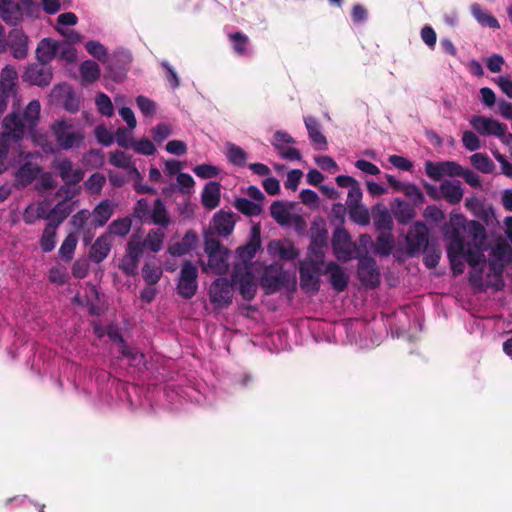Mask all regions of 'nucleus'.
Returning a JSON list of instances; mask_svg holds the SVG:
<instances>
[{
	"mask_svg": "<svg viewBox=\"0 0 512 512\" xmlns=\"http://www.w3.org/2000/svg\"><path fill=\"white\" fill-rule=\"evenodd\" d=\"M195 175L202 179L217 177L220 173L218 167L211 164H201L193 168Z\"/></svg>",
	"mask_w": 512,
	"mask_h": 512,
	"instance_id": "nucleus-58",
	"label": "nucleus"
},
{
	"mask_svg": "<svg viewBox=\"0 0 512 512\" xmlns=\"http://www.w3.org/2000/svg\"><path fill=\"white\" fill-rule=\"evenodd\" d=\"M172 134V128L169 124L159 123L151 131L153 140L160 144Z\"/></svg>",
	"mask_w": 512,
	"mask_h": 512,
	"instance_id": "nucleus-59",
	"label": "nucleus"
},
{
	"mask_svg": "<svg viewBox=\"0 0 512 512\" xmlns=\"http://www.w3.org/2000/svg\"><path fill=\"white\" fill-rule=\"evenodd\" d=\"M235 208L246 216H258L261 213L260 205L247 198H238L235 201Z\"/></svg>",
	"mask_w": 512,
	"mask_h": 512,
	"instance_id": "nucleus-45",
	"label": "nucleus"
},
{
	"mask_svg": "<svg viewBox=\"0 0 512 512\" xmlns=\"http://www.w3.org/2000/svg\"><path fill=\"white\" fill-rule=\"evenodd\" d=\"M7 47L15 59L22 60L28 54V37L21 29H13L8 35Z\"/></svg>",
	"mask_w": 512,
	"mask_h": 512,
	"instance_id": "nucleus-13",
	"label": "nucleus"
},
{
	"mask_svg": "<svg viewBox=\"0 0 512 512\" xmlns=\"http://www.w3.org/2000/svg\"><path fill=\"white\" fill-rule=\"evenodd\" d=\"M324 274L330 275V284L336 292H343L346 290L349 282V276L339 264L336 262H328L325 265Z\"/></svg>",
	"mask_w": 512,
	"mask_h": 512,
	"instance_id": "nucleus-16",
	"label": "nucleus"
},
{
	"mask_svg": "<svg viewBox=\"0 0 512 512\" xmlns=\"http://www.w3.org/2000/svg\"><path fill=\"white\" fill-rule=\"evenodd\" d=\"M165 238V233L163 229H152L147 234L146 238L141 241L144 244V248H148L150 251L157 253L163 247V241Z\"/></svg>",
	"mask_w": 512,
	"mask_h": 512,
	"instance_id": "nucleus-32",
	"label": "nucleus"
},
{
	"mask_svg": "<svg viewBox=\"0 0 512 512\" xmlns=\"http://www.w3.org/2000/svg\"><path fill=\"white\" fill-rule=\"evenodd\" d=\"M234 216L233 212L224 210H220L213 216V227L218 235L227 237L233 232L235 226Z\"/></svg>",
	"mask_w": 512,
	"mask_h": 512,
	"instance_id": "nucleus-18",
	"label": "nucleus"
},
{
	"mask_svg": "<svg viewBox=\"0 0 512 512\" xmlns=\"http://www.w3.org/2000/svg\"><path fill=\"white\" fill-rule=\"evenodd\" d=\"M134 151L141 155L150 156L156 152V148L152 141L149 139H141L138 141H134L132 146Z\"/></svg>",
	"mask_w": 512,
	"mask_h": 512,
	"instance_id": "nucleus-61",
	"label": "nucleus"
},
{
	"mask_svg": "<svg viewBox=\"0 0 512 512\" xmlns=\"http://www.w3.org/2000/svg\"><path fill=\"white\" fill-rule=\"evenodd\" d=\"M442 197L450 204L455 205L461 202L464 191L458 181L445 180L440 184Z\"/></svg>",
	"mask_w": 512,
	"mask_h": 512,
	"instance_id": "nucleus-21",
	"label": "nucleus"
},
{
	"mask_svg": "<svg viewBox=\"0 0 512 512\" xmlns=\"http://www.w3.org/2000/svg\"><path fill=\"white\" fill-rule=\"evenodd\" d=\"M397 208L394 210V217L398 223L407 224L409 223L415 216L414 208L403 201L396 200Z\"/></svg>",
	"mask_w": 512,
	"mask_h": 512,
	"instance_id": "nucleus-38",
	"label": "nucleus"
},
{
	"mask_svg": "<svg viewBox=\"0 0 512 512\" xmlns=\"http://www.w3.org/2000/svg\"><path fill=\"white\" fill-rule=\"evenodd\" d=\"M59 45L50 38L42 39L36 48V58L38 62L49 64L58 52Z\"/></svg>",
	"mask_w": 512,
	"mask_h": 512,
	"instance_id": "nucleus-22",
	"label": "nucleus"
},
{
	"mask_svg": "<svg viewBox=\"0 0 512 512\" xmlns=\"http://www.w3.org/2000/svg\"><path fill=\"white\" fill-rule=\"evenodd\" d=\"M356 246L352 243L348 232L338 227L332 236V250L335 257L341 262H347L354 257Z\"/></svg>",
	"mask_w": 512,
	"mask_h": 512,
	"instance_id": "nucleus-7",
	"label": "nucleus"
},
{
	"mask_svg": "<svg viewBox=\"0 0 512 512\" xmlns=\"http://www.w3.org/2000/svg\"><path fill=\"white\" fill-rule=\"evenodd\" d=\"M106 183V178L103 174L96 172L84 182V189L91 195H98L102 191Z\"/></svg>",
	"mask_w": 512,
	"mask_h": 512,
	"instance_id": "nucleus-41",
	"label": "nucleus"
},
{
	"mask_svg": "<svg viewBox=\"0 0 512 512\" xmlns=\"http://www.w3.org/2000/svg\"><path fill=\"white\" fill-rule=\"evenodd\" d=\"M309 138L318 150H326L327 140L320 131V126L317 120L313 117H306L304 119Z\"/></svg>",
	"mask_w": 512,
	"mask_h": 512,
	"instance_id": "nucleus-25",
	"label": "nucleus"
},
{
	"mask_svg": "<svg viewBox=\"0 0 512 512\" xmlns=\"http://www.w3.org/2000/svg\"><path fill=\"white\" fill-rule=\"evenodd\" d=\"M226 150V156L230 163L237 166H243L246 163L247 153L240 146L229 142L226 144Z\"/></svg>",
	"mask_w": 512,
	"mask_h": 512,
	"instance_id": "nucleus-39",
	"label": "nucleus"
},
{
	"mask_svg": "<svg viewBox=\"0 0 512 512\" xmlns=\"http://www.w3.org/2000/svg\"><path fill=\"white\" fill-rule=\"evenodd\" d=\"M394 248V239L390 233H382L376 239V251L378 254L387 256Z\"/></svg>",
	"mask_w": 512,
	"mask_h": 512,
	"instance_id": "nucleus-49",
	"label": "nucleus"
},
{
	"mask_svg": "<svg viewBox=\"0 0 512 512\" xmlns=\"http://www.w3.org/2000/svg\"><path fill=\"white\" fill-rule=\"evenodd\" d=\"M271 217L280 225L287 224L289 221V212L285 205L280 201H275L270 207Z\"/></svg>",
	"mask_w": 512,
	"mask_h": 512,
	"instance_id": "nucleus-50",
	"label": "nucleus"
},
{
	"mask_svg": "<svg viewBox=\"0 0 512 512\" xmlns=\"http://www.w3.org/2000/svg\"><path fill=\"white\" fill-rule=\"evenodd\" d=\"M462 143L468 151H476L481 147L479 137L472 131H465L462 135Z\"/></svg>",
	"mask_w": 512,
	"mask_h": 512,
	"instance_id": "nucleus-64",
	"label": "nucleus"
},
{
	"mask_svg": "<svg viewBox=\"0 0 512 512\" xmlns=\"http://www.w3.org/2000/svg\"><path fill=\"white\" fill-rule=\"evenodd\" d=\"M77 242L78 240L75 234L70 233L67 235L59 248V256L62 260L70 261L73 259Z\"/></svg>",
	"mask_w": 512,
	"mask_h": 512,
	"instance_id": "nucleus-40",
	"label": "nucleus"
},
{
	"mask_svg": "<svg viewBox=\"0 0 512 512\" xmlns=\"http://www.w3.org/2000/svg\"><path fill=\"white\" fill-rule=\"evenodd\" d=\"M149 224L158 225L165 229L170 224V218L166 207L161 199H156L153 208L148 216L147 222Z\"/></svg>",
	"mask_w": 512,
	"mask_h": 512,
	"instance_id": "nucleus-24",
	"label": "nucleus"
},
{
	"mask_svg": "<svg viewBox=\"0 0 512 512\" xmlns=\"http://www.w3.org/2000/svg\"><path fill=\"white\" fill-rule=\"evenodd\" d=\"M358 277L363 285L375 288L380 283V271L372 257H362L358 263Z\"/></svg>",
	"mask_w": 512,
	"mask_h": 512,
	"instance_id": "nucleus-12",
	"label": "nucleus"
},
{
	"mask_svg": "<svg viewBox=\"0 0 512 512\" xmlns=\"http://www.w3.org/2000/svg\"><path fill=\"white\" fill-rule=\"evenodd\" d=\"M428 236L427 226L423 222H416L409 231L407 240L413 249L420 250L427 247Z\"/></svg>",
	"mask_w": 512,
	"mask_h": 512,
	"instance_id": "nucleus-19",
	"label": "nucleus"
},
{
	"mask_svg": "<svg viewBox=\"0 0 512 512\" xmlns=\"http://www.w3.org/2000/svg\"><path fill=\"white\" fill-rule=\"evenodd\" d=\"M0 17L10 25H16L22 19V9L14 0H0Z\"/></svg>",
	"mask_w": 512,
	"mask_h": 512,
	"instance_id": "nucleus-20",
	"label": "nucleus"
},
{
	"mask_svg": "<svg viewBox=\"0 0 512 512\" xmlns=\"http://www.w3.org/2000/svg\"><path fill=\"white\" fill-rule=\"evenodd\" d=\"M233 285L226 278L216 279L209 288V299L215 309L227 308L232 303Z\"/></svg>",
	"mask_w": 512,
	"mask_h": 512,
	"instance_id": "nucleus-6",
	"label": "nucleus"
},
{
	"mask_svg": "<svg viewBox=\"0 0 512 512\" xmlns=\"http://www.w3.org/2000/svg\"><path fill=\"white\" fill-rule=\"evenodd\" d=\"M469 233L473 237L474 244L484 245L486 238L485 229L478 221H471L468 226Z\"/></svg>",
	"mask_w": 512,
	"mask_h": 512,
	"instance_id": "nucleus-63",
	"label": "nucleus"
},
{
	"mask_svg": "<svg viewBox=\"0 0 512 512\" xmlns=\"http://www.w3.org/2000/svg\"><path fill=\"white\" fill-rule=\"evenodd\" d=\"M310 245L308 248V255L321 259H325V249L327 248L328 231L324 224L314 222L310 228Z\"/></svg>",
	"mask_w": 512,
	"mask_h": 512,
	"instance_id": "nucleus-11",
	"label": "nucleus"
},
{
	"mask_svg": "<svg viewBox=\"0 0 512 512\" xmlns=\"http://www.w3.org/2000/svg\"><path fill=\"white\" fill-rule=\"evenodd\" d=\"M374 226L379 231L390 232L393 227L392 217L386 208H378L373 212Z\"/></svg>",
	"mask_w": 512,
	"mask_h": 512,
	"instance_id": "nucleus-35",
	"label": "nucleus"
},
{
	"mask_svg": "<svg viewBox=\"0 0 512 512\" xmlns=\"http://www.w3.org/2000/svg\"><path fill=\"white\" fill-rule=\"evenodd\" d=\"M287 281L286 273L279 271L276 273L266 272L261 279V285L266 293L271 294L281 290Z\"/></svg>",
	"mask_w": 512,
	"mask_h": 512,
	"instance_id": "nucleus-23",
	"label": "nucleus"
},
{
	"mask_svg": "<svg viewBox=\"0 0 512 512\" xmlns=\"http://www.w3.org/2000/svg\"><path fill=\"white\" fill-rule=\"evenodd\" d=\"M111 243L108 235L98 237L90 249V258L95 263L102 262L110 253Z\"/></svg>",
	"mask_w": 512,
	"mask_h": 512,
	"instance_id": "nucleus-26",
	"label": "nucleus"
},
{
	"mask_svg": "<svg viewBox=\"0 0 512 512\" xmlns=\"http://www.w3.org/2000/svg\"><path fill=\"white\" fill-rule=\"evenodd\" d=\"M220 184L215 181L208 182L202 192V203L209 209L216 208L220 203Z\"/></svg>",
	"mask_w": 512,
	"mask_h": 512,
	"instance_id": "nucleus-27",
	"label": "nucleus"
},
{
	"mask_svg": "<svg viewBox=\"0 0 512 512\" xmlns=\"http://www.w3.org/2000/svg\"><path fill=\"white\" fill-rule=\"evenodd\" d=\"M128 174L132 177L134 182V189L137 193L154 194L156 190L148 185L142 184L143 177L135 164L128 170Z\"/></svg>",
	"mask_w": 512,
	"mask_h": 512,
	"instance_id": "nucleus-48",
	"label": "nucleus"
},
{
	"mask_svg": "<svg viewBox=\"0 0 512 512\" xmlns=\"http://www.w3.org/2000/svg\"><path fill=\"white\" fill-rule=\"evenodd\" d=\"M229 37L236 54L240 56L248 54L249 38L247 35L242 32H235L230 34Z\"/></svg>",
	"mask_w": 512,
	"mask_h": 512,
	"instance_id": "nucleus-46",
	"label": "nucleus"
},
{
	"mask_svg": "<svg viewBox=\"0 0 512 512\" xmlns=\"http://www.w3.org/2000/svg\"><path fill=\"white\" fill-rule=\"evenodd\" d=\"M54 168L66 184H78L84 177V172L81 169H74L69 159L57 161Z\"/></svg>",
	"mask_w": 512,
	"mask_h": 512,
	"instance_id": "nucleus-17",
	"label": "nucleus"
},
{
	"mask_svg": "<svg viewBox=\"0 0 512 512\" xmlns=\"http://www.w3.org/2000/svg\"><path fill=\"white\" fill-rule=\"evenodd\" d=\"M18 73L12 65H6L0 73V115L7 109L9 99L16 97Z\"/></svg>",
	"mask_w": 512,
	"mask_h": 512,
	"instance_id": "nucleus-4",
	"label": "nucleus"
},
{
	"mask_svg": "<svg viewBox=\"0 0 512 512\" xmlns=\"http://www.w3.org/2000/svg\"><path fill=\"white\" fill-rule=\"evenodd\" d=\"M52 77L51 67L41 62L28 65L22 75L24 82L40 87L48 86Z\"/></svg>",
	"mask_w": 512,
	"mask_h": 512,
	"instance_id": "nucleus-10",
	"label": "nucleus"
},
{
	"mask_svg": "<svg viewBox=\"0 0 512 512\" xmlns=\"http://www.w3.org/2000/svg\"><path fill=\"white\" fill-rule=\"evenodd\" d=\"M56 225L54 223H48L40 238V247L43 252H51L56 246Z\"/></svg>",
	"mask_w": 512,
	"mask_h": 512,
	"instance_id": "nucleus-36",
	"label": "nucleus"
},
{
	"mask_svg": "<svg viewBox=\"0 0 512 512\" xmlns=\"http://www.w3.org/2000/svg\"><path fill=\"white\" fill-rule=\"evenodd\" d=\"M40 110L41 105L38 100L30 101L22 115L12 112L3 119L4 130L12 136V140L16 142L22 140L26 130H33L37 126Z\"/></svg>",
	"mask_w": 512,
	"mask_h": 512,
	"instance_id": "nucleus-1",
	"label": "nucleus"
},
{
	"mask_svg": "<svg viewBox=\"0 0 512 512\" xmlns=\"http://www.w3.org/2000/svg\"><path fill=\"white\" fill-rule=\"evenodd\" d=\"M113 214V206L110 200H102L93 210V226L99 228L104 226Z\"/></svg>",
	"mask_w": 512,
	"mask_h": 512,
	"instance_id": "nucleus-29",
	"label": "nucleus"
},
{
	"mask_svg": "<svg viewBox=\"0 0 512 512\" xmlns=\"http://www.w3.org/2000/svg\"><path fill=\"white\" fill-rule=\"evenodd\" d=\"M401 191L406 197L411 199L415 205H420L425 200L424 194L415 184H403Z\"/></svg>",
	"mask_w": 512,
	"mask_h": 512,
	"instance_id": "nucleus-54",
	"label": "nucleus"
},
{
	"mask_svg": "<svg viewBox=\"0 0 512 512\" xmlns=\"http://www.w3.org/2000/svg\"><path fill=\"white\" fill-rule=\"evenodd\" d=\"M144 244L141 243L140 240H137L135 237H132L127 244L126 253L130 258H133L137 262L140 261L144 253Z\"/></svg>",
	"mask_w": 512,
	"mask_h": 512,
	"instance_id": "nucleus-56",
	"label": "nucleus"
},
{
	"mask_svg": "<svg viewBox=\"0 0 512 512\" xmlns=\"http://www.w3.org/2000/svg\"><path fill=\"white\" fill-rule=\"evenodd\" d=\"M471 126L483 136H496L498 138H505L506 125L500 123L489 117L475 115L470 119ZM508 138L512 139V134L508 135Z\"/></svg>",
	"mask_w": 512,
	"mask_h": 512,
	"instance_id": "nucleus-8",
	"label": "nucleus"
},
{
	"mask_svg": "<svg viewBox=\"0 0 512 512\" xmlns=\"http://www.w3.org/2000/svg\"><path fill=\"white\" fill-rule=\"evenodd\" d=\"M295 144V139L284 131H276L272 145L281 158L288 161H299L302 158L300 151L290 145Z\"/></svg>",
	"mask_w": 512,
	"mask_h": 512,
	"instance_id": "nucleus-9",
	"label": "nucleus"
},
{
	"mask_svg": "<svg viewBox=\"0 0 512 512\" xmlns=\"http://www.w3.org/2000/svg\"><path fill=\"white\" fill-rule=\"evenodd\" d=\"M470 9L473 17L482 26L493 29H498L500 27L498 20L494 16L488 14L485 10H483L479 4H472Z\"/></svg>",
	"mask_w": 512,
	"mask_h": 512,
	"instance_id": "nucleus-33",
	"label": "nucleus"
},
{
	"mask_svg": "<svg viewBox=\"0 0 512 512\" xmlns=\"http://www.w3.org/2000/svg\"><path fill=\"white\" fill-rule=\"evenodd\" d=\"M41 172L37 163L25 162L15 172L14 185L18 189H24L30 185Z\"/></svg>",
	"mask_w": 512,
	"mask_h": 512,
	"instance_id": "nucleus-15",
	"label": "nucleus"
},
{
	"mask_svg": "<svg viewBox=\"0 0 512 512\" xmlns=\"http://www.w3.org/2000/svg\"><path fill=\"white\" fill-rule=\"evenodd\" d=\"M131 225L132 221L129 217L119 218L109 225V232L111 234L124 237L130 232Z\"/></svg>",
	"mask_w": 512,
	"mask_h": 512,
	"instance_id": "nucleus-51",
	"label": "nucleus"
},
{
	"mask_svg": "<svg viewBox=\"0 0 512 512\" xmlns=\"http://www.w3.org/2000/svg\"><path fill=\"white\" fill-rule=\"evenodd\" d=\"M325 261L321 255L316 257L307 256L300 262V287L306 293L316 294L320 289V276L324 274Z\"/></svg>",
	"mask_w": 512,
	"mask_h": 512,
	"instance_id": "nucleus-2",
	"label": "nucleus"
},
{
	"mask_svg": "<svg viewBox=\"0 0 512 512\" xmlns=\"http://www.w3.org/2000/svg\"><path fill=\"white\" fill-rule=\"evenodd\" d=\"M75 203L69 202L67 199L59 201L51 210V222L58 227L74 210Z\"/></svg>",
	"mask_w": 512,
	"mask_h": 512,
	"instance_id": "nucleus-30",
	"label": "nucleus"
},
{
	"mask_svg": "<svg viewBox=\"0 0 512 512\" xmlns=\"http://www.w3.org/2000/svg\"><path fill=\"white\" fill-rule=\"evenodd\" d=\"M144 244L141 243L140 240H137L135 237H132L127 244L126 253L130 258H133L137 262L140 261L144 253Z\"/></svg>",
	"mask_w": 512,
	"mask_h": 512,
	"instance_id": "nucleus-57",
	"label": "nucleus"
},
{
	"mask_svg": "<svg viewBox=\"0 0 512 512\" xmlns=\"http://www.w3.org/2000/svg\"><path fill=\"white\" fill-rule=\"evenodd\" d=\"M233 281L239 284V292L243 299L250 301L254 298L257 286L254 282L253 274L250 270L245 268L243 273H239V270L235 268L233 272Z\"/></svg>",
	"mask_w": 512,
	"mask_h": 512,
	"instance_id": "nucleus-14",
	"label": "nucleus"
},
{
	"mask_svg": "<svg viewBox=\"0 0 512 512\" xmlns=\"http://www.w3.org/2000/svg\"><path fill=\"white\" fill-rule=\"evenodd\" d=\"M470 160L473 167L482 173H491L495 168L493 161L484 153H475Z\"/></svg>",
	"mask_w": 512,
	"mask_h": 512,
	"instance_id": "nucleus-43",
	"label": "nucleus"
},
{
	"mask_svg": "<svg viewBox=\"0 0 512 512\" xmlns=\"http://www.w3.org/2000/svg\"><path fill=\"white\" fill-rule=\"evenodd\" d=\"M475 247H467L465 251V258L467 263L472 267V269L477 268L478 266H483L485 264V255L483 254L482 246L480 244H474Z\"/></svg>",
	"mask_w": 512,
	"mask_h": 512,
	"instance_id": "nucleus-37",
	"label": "nucleus"
},
{
	"mask_svg": "<svg viewBox=\"0 0 512 512\" xmlns=\"http://www.w3.org/2000/svg\"><path fill=\"white\" fill-rule=\"evenodd\" d=\"M104 163V156L101 150H90L83 156V164L94 168L101 167Z\"/></svg>",
	"mask_w": 512,
	"mask_h": 512,
	"instance_id": "nucleus-62",
	"label": "nucleus"
},
{
	"mask_svg": "<svg viewBox=\"0 0 512 512\" xmlns=\"http://www.w3.org/2000/svg\"><path fill=\"white\" fill-rule=\"evenodd\" d=\"M10 139L12 136L4 130L2 134H0V174L5 172L8 168V154L10 150Z\"/></svg>",
	"mask_w": 512,
	"mask_h": 512,
	"instance_id": "nucleus-44",
	"label": "nucleus"
},
{
	"mask_svg": "<svg viewBox=\"0 0 512 512\" xmlns=\"http://www.w3.org/2000/svg\"><path fill=\"white\" fill-rule=\"evenodd\" d=\"M136 104L145 117H151L156 112L155 102L143 95L136 98Z\"/></svg>",
	"mask_w": 512,
	"mask_h": 512,
	"instance_id": "nucleus-60",
	"label": "nucleus"
},
{
	"mask_svg": "<svg viewBox=\"0 0 512 512\" xmlns=\"http://www.w3.org/2000/svg\"><path fill=\"white\" fill-rule=\"evenodd\" d=\"M52 131L56 142L64 150L79 146L84 138L80 131H73L72 124L65 120L56 121L52 126Z\"/></svg>",
	"mask_w": 512,
	"mask_h": 512,
	"instance_id": "nucleus-5",
	"label": "nucleus"
},
{
	"mask_svg": "<svg viewBox=\"0 0 512 512\" xmlns=\"http://www.w3.org/2000/svg\"><path fill=\"white\" fill-rule=\"evenodd\" d=\"M198 290V267L190 260L182 263L176 279V292L183 299L193 298Z\"/></svg>",
	"mask_w": 512,
	"mask_h": 512,
	"instance_id": "nucleus-3",
	"label": "nucleus"
},
{
	"mask_svg": "<svg viewBox=\"0 0 512 512\" xmlns=\"http://www.w3.org/2000/svg\"><path fill=\"white\" fill-rule=\"evenodd\" d=\"M87 52L99 61H105L107 49L98 41H88L85 45Z\"/></svg>",
	"mask_w": 512,
	"mask_h": 512,
	"instance_id": "nucleus-55",
	"label": "nucleus"
},
{
	"mask_svg": "<svg viewBox=\"0 0 512 512\" xmlns=\"http://www.w3.org/2000/svg\"><path fill=\"white\" fill-rule=\"evenodd\" d=\"M109 162L111 165L127 171L134 165L132 157L121 150L111 153Z\"/></svg>",
	"mask_w": 512,
	"mask_h": 512,
	"instance_id": "nucleus-47",
	"label": "nucleus"
},
{
	"mask_svg": "<svg viewBox=\"0 0 512 512\" xmlns=\"http://www.w3.org/2000/svg\"><path fill=\"white\" fill-rule=\"evenodd\" d=\"M79 70L84 83H93L100 77V67L95 61L82 62Z\"/></svg>",
	"mask_w": 512,
	"mask_h": 512,
	"instance_id": "nucleus-34",
	"label": "nucleus"
},
{
	"mask_svg": "<svg viewBox=\"0 0 512 512\" xmlns=\"http://www.w3.org/2000/svg\"><path fill=\"white\" fill-rule=\"evenodd\" d=\"M52 94L55 96L64 95L63 105L66 110L76 112L79 109V100L67 84L57 85L53 88Z\"/></svg>",
	"mask_w": 512,
	"mask_h": 512,
	"instance_id": "nucleus-31",
	"label": "nucleus"
},
{
	"mask_svg": "<svg viewBox=\"0 0 512 512\" xmlns=\"http://www.w3.org/2000/svg\"><path fill=\"white\" fill-rule=\"evenodd\" d=\"M350 218L357 224L368 225L370 223V215L368 209L363 205H357L348 208Z\"/></svg>",
	"mask_w": 512,
	"mask_h": 512,
	"instance_id": "nucleus-52",
	"label": "nucleus"
},
{
	"mask_svg": "<svg viewBox=\"0 0 512 512\" xmlns=\"http://www.w3.org/2000/svg\"><path fill=\"white\" fill-rule=\"evenodd\" d=\"M229 250L222 249L208 257V267L216 274H225L229 268Z\"/></svg>",
	"mask_w": 512,
	"mask_h": 512,
	"instance_id": "nucleus-28",
	"label": "nucleus"
},
{
	"mask_svg": "<svg viewBox=\"0 0 512 512\" xmlns=\"http://www.w3.org/2000/svg\"><path fill=\"white\" fill-rule=\"evenodd\" d=\"M95 104L99 113L106 117H111L114 113V108L111 99L105 93H98L95 98Z\"/></svg>",
	"mask_w": 512,
	"mask_h": 512,
	"instance_id": "nucleus-53",
	"label": "nucleus"
},
{
	"mask_svg": "<svg viewBox=\"0 0 512 512\" xmlns=\"http://www.w3.org/2000/svg\"><path fill=\"white\" fill-rule=\"evenodd\" d=\"M162 274V268L155 264L146 263L142 268V277L148 286L157 284Z\"/></svg>",
	"mask_w": 512,
	"mask_h": 512,
	"instance_id": "nucleus-42",
	"label": "nucleus"
}]
</instances>
